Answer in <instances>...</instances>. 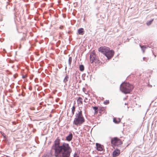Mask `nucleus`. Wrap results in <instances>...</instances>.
<instances>
[{
    "instance_id": "f257e3e1",
    "label": "nucleus",
    "mask_w": 157,
    "mask_h": 157,
    "mask_svg": "<svg viewBox=\"0 0 157 157\" xmlns=\"http://www.w3.org/2000/svg\"><path fill=\"white\" fill-rule=\"evenodd\" d=\"M60 140L57 137L54 141L52 150L54 151L56 157H69L72 151L71 149L69 144L63 143L60 144Z\"/></svg>"
},
{
    "instance_id": "f03ea898",
    "label": "nucleus",
    "mask_w": 157,
    "mask_h": 157,
    "mask_svg": "<svg viewBox=\"0 0 157 157\" xmlns=\"http://www.w3.org/2000/svg\"><path fill=\"white\" fill-rule=\"evenodd\" d=\"M82 108V107L79 108L80 111L76 114L75 117L73 121V124L77 126L81 125L85 121L82 114L81 110Z\"/></svg>"
},
{
    "instance_id": "7ed1b4c3",
    "label": "nucleus",
    "mask_w": 157,
    "mask_h": 157,
    "mask_svg": "<svg viewBox=\"0 0 157 157\" xmlns=\"http://www.w3.org/2000/svg\"><path fill=\"white\" fill-rule=\"evenodd\" d=\"M134 88L133 86L129 83L124 82L121 86V90L125 94L130 93Z\"/></svg>"
},
{
    "instance_id": "20e7f679",
    "label": "nucleus",
    "mask_w": 157,
    "mask_h": 157,
    "mask_svg": "<svg viewBox=\"0 0 157 157\" xmlns=\"http://www.w3.org/2000/svg\"><path fill=\"white\" fill-rule=\"evenodd\" d=\"M112 146H118L122 144V141L119 138L115 137L112 138L111 140Z\"/></svg>"
},
{
    "instance_id": "39448f33",
    "label": "nucleus",
    "mask_w": 157,
    "mask_h": 157,
    "mask_svg": "<svg viewBox=\"0 0 157 157\" xmlns=\"http://www.w3.org/2000/svg\"><path fill=\"white\" fill-rule=\"evenodd\" d=\"M114 52L112 50H110L109 48V50L106 52V53H105V55L107 57L108 59H110L112 58L113 56Z\"/></svg>"
},
{
    "instance_id": "423d86ee",
    "label": "nucleus",
    "mask_w": 157,
    "mask_h": 157,
    "mask_svg": "<svg viewBox=\"0 0 157 157\" xmlns=\"http://www.w3.org/2000/svg\"><path fill=\"white\" fill-rule=\"evenodd\" d=\"M109 48L108 47L102 46L99 48L98 51L105 55V53H106V52L109 50Z\"/></svg>"
},
{
    "instance_id": "0eeeda50",
    "label": "nucleus",
    "mask_w": 157,
    "mask_h": 157,
    "mask_svg": "<svg viewBox=\"0 0 157 157\" xmlns=\"http://www.w3.org/2000/svg\"><path fill=\"white\" fill-rule=\"evenodd\" d=\"M90 62L91 63H95L96 64H98L99 63L98 59H97L96 56L92 57L90 58Z\"/></svg>"
},
{
    "instance_id": "6e6552de",
    "label": "nucleus",
    "mask_w": 157,
    "mask_h": 157,
    "mask_svg": "<svg viewBox=\"0 0 157 157\" xmlns=\"http://www.w3.org/2000/svg\"><path fill=\"white\" fill-rule=\"evenodd\" d=\"M120 150L118 149H116L113 153V157L117 156L120 155Z\"/></svg>"
},
{
    "instance_id": "1a4fd4ad",
    "label": "nucleus",
    "mask_w": 157,
    "mask_h": 157,
    "mask_svg": "<svg viewBox=\"0 0 157 157\" xmlns=\"http://www.w3.org/2000/svg\"><path fill=\"white\" fill-rule=\"evenodd\" d=\"M77 102L78 105L80 106L83 104V99L80 97H79L77 99Z\"/></svg>"
},
{
    "instance_id": "9d476101",
    "label": "nucleus",
    "mask_w": 157,
    "mask_h": 157,
    "mask_svg": "<svg viewBox=\"0 0 157 157\" xmlns=\"http://www.w3.org/2000/svg\"><path fill=\"white\" fill-rule=\"evenodd\" d=\"M96 146L97 149L98 151H101L103 150V146L101 144L97 143L96 144Z\"/></svg>"
},
{
    "instance_id": "9b49d317",
    "label": "nucleus",
    "mask_w": 157,
    "mask_h": 157,
    "mask_svg": "<svg viewBox=\"0 0 157 157\" xmlns=\"http://www.w3.org/2000/svg\"><path fill=\"white\" fill-rule=\"evenodd\" d=\"M84 29L82 28H80L78 30V33L79 34L83 35L84 33Z\"/></svg>"
},
{
    "instance_id": "f8f14e48",
    "label": "nucleus",
    "mask_w": 157,
    "mask_h": 157,
    "mask_svg": "<svg viewBox=\"0 0 157 157\" xmlns=\"http://www.w3.org/2000/svg\"><path fill=\"white\" fill-rule=\"evenodd\" d=\"M72 138V134H70L66 137V139L68 141H70L71 140Z\"/></svg>"
},
{
    "instance_id": "ddd939ff",
    "label": "nucleus",
    "mask_w": 157,
    "mask_h": 157,
    "mask_svg": "<svg viewBox=\"0 0 157 157\" xmlns=\"http://www.w3.org/2000/svg\"><path fill=\"white\" fill-rule=\"evenodd\" d=\"M96 56L95 52L94 50H93L92 52L90 53V58L92 57Z\"/></svg>"
},
{
    "instance_id": "4468645a",
    "label": "nucleus",
    "mask_w": 157,
    "mask_h": 157,
    "mask_svg": "<svg viewBox=\"0 0 157 157\" xmlns=\"http://www.w3.org/2000/svg\"><path fill=\"white\" fill-rule=\"evenodd\" d=\"M93 108L94 110L95 111L94 114H97L98 113V107L96 106H95L93 107Z\"/></svg>"
},
{
    "instance_id": "2eb2a0df",
    "label": "nucleus",
    "mask_w": 157,
    "mask_h": 157,
    "mask_svg": "<svg viewBox=\"0 0 157 157\" xmlns=\"http://www.w3.org/2000/svg\"><path fill=\"white\" fill-rule=\"evenodd\" d=\"M75 106H73L72 108V113H71L72 116H73L74 114V112L75 111Z\"/></svg>"
},
{
    "instance_id": "dca6fc26",
    "label": "nucleus",
    "mask_w": 157,
    "mask_h": 157,
    "mask_svg": "<svg viewBox=\"0 0 157 157\" xmlns=\"http://www.w3.org/2000/svg\"><path fill=\"white\" fill-rule=\"evenodd\" d=\"M153 20H154V19H153L152 20H151L150 21L147 22L146 23L147 25L148 26L150 25L151 24V23L153 21Z\"/></svg>"
},
{
    "instance_id": "f3484780",
    "label": "nucleus",
    "mask_w": 157,
    "mask_h": 157,
    "mask_svg": "<svg viewBox=\"0 0 157 157\" xmlns=\"http://www.w3.org/2000/svg\"><path fill=\"white\" fill-rule=\"evenodd\" d=\"M79 69L81 71H82L84 70V67L83 65H81L79 66Z\"/></svg>"
},
{
    "instance_id": "a211bd4d",
    "label": "nucleus",
    "mask_w": 157,
    "mask_h": 157,
    "mask_svg": "<svg viewBox=\"0 0 157 157\" xmlns=\"http://www.w3.org/2000/svg\"><path fill=\"white\" fill-rule=\"evenodd\" d=\"M68 78L69 77L68 76L66 75L63 80V82H66L68 80Z\"/></svg>"
},
{
    "instance_id": "6ab92c4d",
    "label": "nucleus",
    "mask_w": 157,
    "mask_h": 157,
    "mask_svg": "<svg viewBox=\"0 0 157 157\" xmlns=\"http://www.w3.org/2000/svg\"><path fill=\"white\" fill-rule=\"evenodd\" d=\"M113 121L116 123H118L120 122V120L117 121V119L116 118H114L113 119Z\"/></svg>"
},
{
    "instance_id": "aec40b11",
    "label": "nucleus",
    "mask_w": 157,
    "mask_h": 157,
    "mask_svg": "<svg viewBox=\"0 0 157 157\" xmlns=\"http://www.w3.org/2000/svg\"><path fill=\"white\" fill-rule=\"evenodd\" d=\"M141 48L142 50L143 51V52H144L145 49L146 48V47L145 46H141Z\"/></svg>"
},
{
    "instance_id": "412c9836",
    "label": "nucleus",
    "mask_w": 157,
    "mask_h": 157,
    "mask_svg": "<svg viewBox=\"0 0 157 157\" xmlns=\"http://www.w3.org/2000/svg\"><path fill=\"white\" fill-rule=\"evenodd\" d=\"M72 60V58L71 57H69L68 59V63L69 65H70Z\"/></svg>"
},
{
    "instance_id": "4be33fe9",
    "label": "nucleus",
    "mask_w": 157,
    "mask_h": 157,
    "mask_svg": "<svg viewBox=\"0 0 157 157\" xmlns=\"http://www.w3.org/2000/svg\"><path fill=\"white\" fill-rule=\"evenodd\" d=\"M109 103V100H106L104 102V103L105 105H107Z\"/></svg>"
},
{
    "instance_id": "5701e85b",
    "label": "nucleus",
    "mask_w": 157,
    "mask_h": 157,
    "mask_svg": "<svg viewBox=\"0 0 157 157\" xmlns=\"http://www.w3.org/2000/svg\"><path fill=\"white\" fill-rule=\"evenodd\" d=\"M74 157H78L77 156V154H75V155H74Z\"/></svg>"
},
{
    "instance_id": "b1692460",
    "label": "nucleus",
    "mask_w": 157,
    "mask_h": 157,
    "mask_svg": "<svg viewBox=\"0 0 157 157\" xmlns=\"http://www.w3.org/2000/svg\"><path fill=\"white\" fill-rule=\"evenodd\" d=\"M30 109L32 110H34L35 109L34 108H30Z\"/></svg>"
},
{
    "instance_id": "393cba45",
    "label": "nucleus",
    "mask_w": 157,
    "mask_h": 157,
    "mask_svg": "<svg viewBox=\"0 0 157 157\" xmlns=\"http://www.w3.org/2000/svg\"><path fill=\"white\" fill-rule=\"evenodd\" d=\"M21 40H22L24 41V40H25V38H22V39Z\"/></svg>"
},
{
    "instance_id": "a878e982",
    "label": "nucleus",
    "mask_w": 157,
    "mask_h": 157,
    "mask_svg": "<svg viewBox=\"0 0 157 157\" xmlns=\"http://www.w3.org/2000/svg\"><path fill=\"white\" fill-rule=\"evenodd\" d=\"M2 134V135L3 136H4V133L2 132H1Z\"/></svg>"
},
{
    "instance_id": "bb28decb",
    "label": "nucleus",
    "mask_w": 157,
    "mask_h": 157,
    "mask_svg": "<svg viewBox=\"0 0 157 157\" xmlns=\"http://www.w3.org/2000/svg\"><path fill=\"white\" fill-rule=\"evenodd\" d=\"M146 59V58H145V57H144V58H143V59H144V60H145V59Z\"/></svg>"
},
{
    "instance_id": "cd10ccee",
    "label": "nucleus",
    "mask_w": 157,
    "mask_h": 157,
    "mask_svg": "<svg viewBox=\"0 0 157 157\" xmlns=\"http://www.w3.org/2000/svg\"><path fill=\"white\" fill-rule=\"evenodd\" d=\"M3 136V137H4V138H6V136H5L4 135Z\"/></svg>"
},
{
    "instance_id": "c85d7f7f",
    "label": "nucleus",
    "mask_w": 157,
    "mask_h": 157,
    "mask_svg": "<svg viewBox=\"0 0 157 157\" xmlns=\"http://www.w3.org/2000/svg\"><path fill=\"white\" fill-rule=\"evenodd\" d=\"M84 102H86V101L85 100V99L84 100Z\"/></svg>"
},
{
    "instance_id": "c756f323",
    "label": "nucleus",
    "mask_w": 157,
    "mask_h": 157,
    "mask_svg": "<svg viewBox=\"0 0 157 157\" xmlns=\"http://www.w3.org/2000/svg\"><path fill=\"white\" fill-rule=\"evenodd\" d=\"M95 157H99V156H97Z\"/></svg>"
},
{
    "instance_id": "7c9ffc66",
    "label": "nucleus",
    "mask_w": 157,
    "mask_h": 157,
    "mask_svg": "<svg viewBox=\"0 0 157 157\" xmlns=\"http://www.w3.org/2000/svg\"><path fill=\"white\" fill-rule=\"evenodd\" d=\"M85 100H86H86H87V98H85Z\"/></svg>"
}]
</instances>
